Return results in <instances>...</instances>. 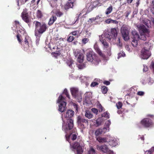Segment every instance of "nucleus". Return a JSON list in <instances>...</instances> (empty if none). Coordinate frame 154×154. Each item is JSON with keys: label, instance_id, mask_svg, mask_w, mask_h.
<instances>
[{"label": "nucleus", "instance_id": "b1692460", "mask_svg": "<svg viewBox=\"0 0 154 154\" xmlns=\"http://www.w3.org/2000/svg\"><path fill=\"white\" fill-rule=\"evenodd\" d=\"M96 140L100 143H106L107 142V139L106 137H96Z\"/></svg>", "mask_w": 154, "mask_h": 154}, {"label": "nucleus", "instance_id": "bb28decb", "mask_svg": "<svg viewBox=\"0 0 154 154\" xmlns=\"http://www.w3.org/2000/svg\"><path fill=\"white\" fill-rule=\"evenodd\" d=\"M131 33L133 35V38H135V39H139V35L138 34L137 31L135 30H132Z\"/></svg>", "mask_w": 154, "mask_h": 154}, {"label": "nucleus", "instance_id": "a18cd8bd", "mask_svg": "<svg viewBox=\"0 0 154 154\" xmlns=\"http://www.w3.org/2000/svg\"><path fill=\"white\" fill-rule=\"evenodd\" d=\"M63 93L69 99H70V96L69 94L68 90L66 89H65L63 91Z\"/></svg>", "mask_w": 154, "mask_h": 154}, {"label": "nucleus", "instance_id": "5fc2aeb1", "mask_svg": "<svg viewBox=\"0 0 154 154\" xmlns=\"http://www.w3.org/2000/svg\"><path fill=\"white\" fill-rule=\"evenodd\" d=\"M105 22L109 24L110 23H111L112 19H108L106 20L105 21Z\"/></svg>", "mask_w": 154, "mask_h": 154}, {"label": "nucleus", "instance_id": "4d7b16f0", "mask_svg": "<svg viewBox=\"0 0 154 154\" xmlns=\"http://www.w3.org/2000/svg\"><path fill=\"white\" fill-rule=\"evenodd\" d=\"M111 23H113L116 24L118 23V22L116 20H114L112 19Z\"/></svg>", "mask_w": 154, "mask_h": 154}, {"label": "nucleus", "instance_id": "4468645a", "mask_svg": "<svg viewBox=\"0 0 154 154\" xmlns=\"http://www.w3.org/2000/svg\"><path fill=\"white\" fill-rule=\"evenodd\" d=\"M97 148L98 150L101 151L103 153L107 152L109 150L107 146L106 145L101 146L97 145Z\"/></svg>", "mask_w": 154, "mask_h": 154}, {"label": "nucleus", "instance_id": "8fccbe9b", "mask_svg": "<svg viewBox=\"0 0 154 154\" xmlns=\"http://www.w3.org/2000/svg\"><path fill=\"white\" fill-rule=\"evenodd\" d=\"M17 38L18 41L19 42L20 44H21L22 43V40L20 39V35L19 34H18L17 35Z\"/></svg>", "mask_w": 154, "mask_h": 154}, {"label": "nucleus", "instance_id": "e2e57ef3", "mask_svg": "<svg viewBox=\"0 0 154 154\" xmlns=\"http://www.w3.org/2000/svg\"><path fill=\"white\" fill-rule=\"evenodd\" d=\"M133 0H127L126 2L128 4H131V3L133 1Z\"/></svg>", "mask_w": 154, "mask_h": 154}, {"label": "nucleus", "instance_id": "6e6d98bb", "mask_svg": "<svg viewBox=\"0 0 154 154\" xmlns=\"http://www.w3.org/2000/svg\"><path fill=\"white\" fill-rule=\"evenodd\" d=\"M148 70V68L146 66H144V68L143 69V72H146Z\"/></svg>", "mask_w": 154, "mask_h": 154}, {"label": "nucleus", "instance_id": "13d9d810", "mask_svg": "<svg viewBox=\"0 0 154 154\" xmlns=\"http://www.w3.org/2000/svg\"><path fill=\"white\" fill-rule=\"evenodd\" d=\"M147 116L148 117L153 118H154V115H151V114H148L147 115Z\"/></svg>", "mask_w": 154, "mask_h": 154}, {"label": "nucleus", "instance_id": "39448f33", "mask_svg": "<svg viewBox=\"0 0 154 154\" xmlns=\"http://www.w3.org/2000/svg\"><path fill=\"white\" fill-rule=\"evenodd\" d=\"M57 102L60 103L59 106L58 110L63 112L66 109V103L65 101V98L62 95H60L58 97Z\"/></svg>", "mask_w": 154, "mask_h": 154}, {"label": "nucleus", "instance_id": "052dcab7", "mask_svg": "<svg viewBox=\"0 0 154 154\" xmlns=\"http://www.w3.org/2000/svg\"><path fill=\"white\" fill-rule=\"evenodd\" d=\"M145 154H152V153L151 151H147L145 152Z\"/></svg>", "mask_w": 154, "mask_h": 154}, {"label": "nucleus", "instance_id": "5701e85b", "mask_svg": "<svg viewBox=\"0 0 154 154\" xmlns=\"http://www.w3.org/2000/svg\"><path fill=\"white\" fill-rule=\"evenodd\" d=\"M56 16L57 17H61L63 15V13L60 11L59 9H57L54 12Z\"/></svg>", "mask_w": 154, "mask_h": 154}, {"label": "nucleus", "instance_id": "0eeeda50", "mask_svg": "<svg viewBox=\"0 0 154 154\" xmlns=\"http://www.w3.org/2000/svg\"><path fill=\"white\" fill-rule=\"evenodd\" d=\"M121 32L124 40L125 41H128L129 38L128 27L126 25H123L121 28Z\"/></svg>", "mask_w": 154, "mask_h": 154}, {"label": "nucleus", "instance_id": "69168bd1", "mask_svg": "<svg viewBox=\"0 0 154 154\" xmlns=\"http://www.w3.org/2000/svg\"><path fill=\"white\" fill-rule=\"evenodd\" d=\"M151 152H152V154H154V147H152L151 149Z\"/></svg>", "mask_w": 154, "mask_h": 154}, {"label": "nucleus", "instance_id": "7ed1b4c3", "mask_svg": "<svg viewBox=\"0 0 154 154\" xmlns=\"http://www.w3.org/2000/svg\"><path fill=\"white\" fill-rule=\"evenodd\" d=\"M105 36V38H107L109 40H110L112 38V36L110 35L109 34H106ZM100 40L103 45L104 51L107 52V55L110 56L111 54V49L109 46V43L106 41L105 38L100 37Z\"/></svg>", "mask_w": 154, "mask_h": 154}, {"label": "nucleus", "instance_id": "37998d69", "mask_svg": "<svg viewBox=\"0 0 154 154\" xmlns=\"http://www.w3.org/2000/svg\"><path fill=\"white\" fill-rule=\"evenodd\" d=\"M98 108L99 109V111L100 112H102L104 109L100 104H99L98 105Z\"/></svg>", "mask_w": 154, "mask_h": 154}, {"label": "nucleus", "instance_id": "e433bc0d", "mask_svg": "<svg viewBox=\"0 0 154 154\" xmlns=\"http://www.w3.org/2000/svg\"><path fill=\"white\" fill-rule=\"evenodd\" d=\"M101 91L103 93L106 94L108 91L107 88L105 86H102L101 87Z\"/></svg>", "mask_w": 154, "mask_h": 154}, {"label": "nucleus", "instance_id": "c85d7f7f", "mask_svg": "<svg viewBox=\"0 0 154 154\" xmlns=\"http://www.w3.org/2000/svg\"><path fill=\"white\" fill-rule=\"evenodd\" d=\"M70 34L75 36V37L78 38L79 36L80 32L79 31L76 30L71 32Z\"/></svg>", "mask_w": 154, "mask_h": 154}, {"label": "nucleus", "instance_id": "aec40b11", "mask_svg": "<svg viewBox=\"0 0 154 154\" xmlns=\"http://www.w3.org/2000/svg\"><path fill=\"white\" fill-rule=\"evenodd\" d=\"M84 50L83 49L80 50L79 49H77L75 50L74 52V55L75 57L80 56L81 54H82L84 53Z\"/></svg>", "mask_w": 154, "mask_h": 154}, {"label": "nucleus", "instance_id": "9b49d317", "mask_svg": "<svg viewBox=\"0 0 154 154\" xmlns=\"http://www.w3.org/2000/svg\"><path fill=\"white\" fill-rule=\"evenodd\" d=\"M151 55V52L149 50L142 49L141 51L140 57L143 59H148Z\"/></svg>", "mask_w": 154, "mask_h": 154}, {"label": "nucleus", "instance_id": "603ef678", "mask_svg": "<svg viewBox=\"0 0 154 154\" xmlns=\"http://www.w3.org/2000/svg\"><path fill=\"white\" fill-rule=\"evenodd\" d=\"M144 94V92L142 91H139L137 93V95L139 96H143Z\"/></svg>", "mask_w": 154, "mask_h": 154}, {"label": "nucleus", "instance_id": "a19ab883", "mask_svg": "<svg viewBox=\"0 0 154 154\" xmlns=\"http://www.w3.org/2000/svg\"><path fill=\"white\" fill-rule=\"evenodd\" d=\"M102 117L109 119V114L106 111L102 115Z\"/></svg>", "mask_w": 154, "mask_h": 154}, {"label": "nucleus", "instance_id": "ea45409f", "mask_svg": "<svg viewBox=\"0 0 154 154\" xmlns=\"http://www.w3.org/2000/svg\"><path fill=\"white\" fill-rule=\"evenodd\" d=\"M122 103L121 102L119 101L116 104V106L117 107V109H120L122 106Z\"/></svg>", "mask_w": 154, "mask_h": 154}, {"label": "nucleus", "instance_id": "7c9ffc66", "mask_svg": "<svg viewBox=\"0 0 154 154\" xmlns=\"http://www.w3.org/2000/svg\"><path fill=\"white\" fill-rule=\"evenodd\" d=\"M146 37L147 36L146 34L141 33H140V35H139V39H140L143 40L145 41L146 40Z\"/></svg>", "mask_w": 154, "mask_h": 154}, {"label": "nucleus", "instance_id": "3c124183", "mask_svg": "<svg viewBox=\"0 0 154 154\" xmlns=\"http://www.w3.org/2000/svg\"><path fill=\"white\" fill-rule=\"evenodd\" d=\"M97 85H98V83L97 82H92L91 83V87H94Z\"/></svg>", "mask_w": 154, "mask_h": 154}, {"label": "nucleus", "instance_id": "f03ea898", "mask_svg": "<svg viewBox=\"0 0 154 154\" xmlns=\"http://www.w3.org/2000/svg\"><path fill=\"white\" fill-rule=\"evenodd\" d=\"M87 60L95 65H98L100 60L99 57L91 49H88L86 51Z\"/></svg>", "mask_w": 154, "mask_h": 154}, {"label": "nucleus", "instance_id": "864d4df0", "mask_svg": "<svg viewBox=\"0 0 154 154\" xmlns=\"http://www.w3.org/2000/svg\"><path fill=\"white\" fill-rule=\"evenodd\" d=\"M103 84L107 85H109L110 84V82L109 81H105L103 82Z\"/></svg>", "mask_w": 154, "mask_h": 154}, {"label": "nucleus", "instance_id": "72a5a7b5", "mask_svg": "<svg viewBox=\"0 0 154 154\" xmlns=\"http://www.w3.org/2000/svg\"><path fill=\"white\" fill-rule=\"evenodd\" d=\"M43 16V14L41 11L38 10L36 12V17L38 19L42 18Z\"/></svg>", "mask_w": 154, "mask_h": 154}, {"label": "nucleus", "instance_id": "79ce46f5", "mask_svg": "<svg viewBox=\"0 0 154 154\" xmlns=\"http://www.w3.org/2000/svg\"><path fill=\"white\" fill-rule=\"evenodd\" d=\"M72 105L74 107V109L75 110V112H78V105L74 103H72Z\"/></svg>", "mask_w": 154, "mask_h": 154}, {"label": "nucleus", "instance_id": "f257e3e1", "mask_svg": "<svg viewBox=\"0 0 154 154\" xmlns=\"http://www.w3.org/2000/svg\"><path fill=\"white\" fill-rule=\"evenodd\" d=\"M35 25V35L38 36V34H42L48 29V27L44 22H40L37 21H34L33 23Z\"/></svg>", "mask_w": 154, "mask_h": 154}, {"label": "nucleus", "instance_id": "dca6fc26", "mask_svg": "<svg viewBox=\"0 0 154 154\" xmlns=\"http://www.w3.org/2000/svg\"><path fill=\"white\" fill-rule=\"evenodd\" d=\"M94 47L96 52L98 55L103 58L105 57V55L102 53V51L99 48L97 43L94 44Z\"/></svg>", "mask_w": 154, "mask_h": 154}, {"label": "nucleus", "instance_id": "4c0bfd02", "mask_svg": "<svg viewBox=\"0 0 154 154\" xmlns=\"http://www.w3.org/2000/svg\"><path fill=\"white\" fill-rule=\"evenodd\" d=\"M48 47L49 48H50V50H55L57 48V47L56 46H54L53 44L51 45L50 43H49L48 44Z\"/></svg>", "mask_w": 154, "mask_h": 154}, {"label": "nucleus", "instance_id": "412c9836", "mask_svg": "<svg viewBox=\"0 0 154 154\" xmlns=\"http://www.w3.org/2000/svg\"><path fill=\"white\" fill-rule=\"evenodd\" d=\"M57 17L55 15H52L51 17L49 20L48 23V24L49 25H52L57 20Z\"/></svg>", "mask_w": 154, "mask_h": 154}, {"label": "nucleus", "instance_id": "1a4fd4ad", "mask_svg": "<svg viewBox=\"0 0 154 154\" xmlns=\"http://www.w3.org/2000/svg\"><path fill=\"white\" fill-rule=\"evenodd\" d=\"M140 124L143 128H147L152 127L153 123L151 119L148 118H145L141 121Z\"/></svg>", "mask_w": 154, "mask_h": 154}, {"label": "nucleus", "instance_id": "c756f323", "mask_svg": "<svg viewBox=\"0 0 154 154\" xmlns=\"http://www.w3.org/2000/svg\"><path fill=\"white\" fill-rule=\"evenodd\" d=\"M111 33L114 37H116L117 35V30L115 28H112L111 29Z\"/></svg>", "mask_w": 154, "mask_h": 154}, {"label": "nucleus", "instance_id": "9d476101", "mask_svg": "<svg viewBox=\"0 0 154 154\" xmlns=\"http://www.w3.org/2000/svg\"><path fill=\"white\" fill-rule=\"evenodd\" d=\"M88 120L84 118L79 116L77 117V123L78 125L82 128H85L88 124Z\"/></svg>", "mask_w": 154, "mask_h": 154}, {"label": "nucleus", "instance_id": "de8ad7c7", "mask_svg": "<svg viewBox=\"0 0 154 154\" xmlns=\"http://www.w3.org/2000/svg\"><path fill=\"white\" fill-rule=\"evenodd\" d=\"M97 19V18L96 17L92 18H90L88 20V22H90L91 23H92L93 21H95Z\"/></svg>", "mask_w": 154, "mask_h": 154}, {"label": "nucleus", "instance_id": "49530a36", "mask_svg": "<svg viewBox=\"0 0 154 154\" xmlns=\"http://www.w3.org/2000/svg\"><path fill=\"white\" fill-rule=\"evenodd\" d=\"M91 111L96 115H97L98 113V110L97 109L95 108H93L91 109Z\"/></svg>", "mask_w": 154, "mask_h": 154}, {"label": "nucleus", "instance_id": "a211bd4d", "mask_svg": "<svg viewBox=\"0 0 154 154\" xmlns=\"http://www.w3.org/2000/svg\"><path fill=\"white\" fill-rule=\"evenodd\" d=\"M68 127L69 130L72 129L74 126L73 121L71 119H68L67 120Z\"/></svg>", "mask_w": 154, "mask_h": 154}, {"label": "nucleus", "instance_id": "6ab92c4d", "mask_svg": "<svg viewBox=\"0 0 154 154\" xmlns=\"http://www.w3.org/2000/svg\"><path fill=\"white\" fill-rule=\"evenodd\" d=\"M74 112L73 111L68 110H67L66 114L65 115V118H70L72 117L74 115Z\"/></svg>", "mask_w": 154, "mask_h": 154}, {"label": "nucleus", "instance_id": "2eb2a0df", "mask_svg": "<svg viewBox=\"0 0 154 154\" xmlns=\"http://www.w3.org/2000/svg\"><path fill=\"white\" fill-rule=\"evenodd\" d=\"M74 1L69 0L64 6V8L67 11L69 9L72 8L74 6Z\"/></svg>", "mask_w": 154, "mask_h": 154}, {"label": "nucleus", "instance_id": "c9c22d12", "mask_svg": "<svg viewBox=\"0 0 154 154\" xmlns=\"http://www.w3.org/2000/svg\"><path fill=\"white\" fill-rule=\"evenodd\" d=\"M112 6H111L106 9L105 12L106 14L107 15L109 14L112 12Z\"/></svg>", "mask_w": 154, "mask_h": 154}, {"label": "nucleus", "instance_id": "f704fd0d", "mask_svg": "<svg viewBox=\"0 0 154 154\" xmlns=\"http://www.w3.org/2000/svg\"><path fill=\"white\" fill-rule=\"evenodd\" d=\"M74 61L72 59H69L67 60L66 62L67 64L70 68L72 67V64H73Z\"/></svg>", "mask_w": 154, "mask_h": 154}, {"label": "nucleus", "instance_id": "423d86ee", "mask_svg": "<svg viewBox=\"0 0 154 154\" xmlns=\"http://www.w3.org/2000/svg\"><path fill=\"white\" fill-rule=\"evenodd\" d=\"M111 123L110 120H108L105 123V125L107 126V127H104L103 128H99L97 129L95 132L94 134L96 136V137H98L100 135L104 134L107 131V130H109V126Z\"/></svg>", "mask_w": 154, "mask_h": 154}, {"label": "nucleus", "instance_id": "ddd939ff", "mask_svg": "<svg viewBox=\"0 0 154 154\" xmlns=\"http://www.w3.org/2000/svg\"><path fill=\"white\" fill-rule=\"evenodd\" d=\"M139 31L140 33L146 34L147 37L149 36V31L143 25H140L139 27Z\"/></svg>", "mask_w": 154, "mask_h": 154}, {"label": "nucleus", "instance_id": "0e129e2a", "mask_svg": "<svg viewBox=\"0 0 154 154\" xmlns=\"http://www.w3.org/2000/svg\"><path fill=\"white\" fill-rule=\"evenodd\" d=\"M117 113H118V114H122V109H120V110H119L118 111H117Z\"/></svg>", "mask_w": 154, "mask_h": 154}, {"label": "nucleus", "instance_id": "4be33fe9", "mask_svg": "<svg viewBox=\"0 0 154 154\" xmlns=\"http://www.w3.org/2000/svg\"><path fill=\"white\" fill-rule=\"evenodd\" d=\"M116 139L112 138L108 142L109 144L112 147L115 146L117 144Z\"/></svg>", "mask_w": 154, "mask_h": 154}, {"label": "nucleus", "instance_id": "473e14b6", "mask_svg": "<svg viewBox=\"0 0 154 154\" xmlns=\"http://www.w3.org/2000/svg\"><path fill=\"white\" fill-rule=\"evenodd\" d=\"M133 39L132 41V45L134 47H136L138 44L137 41L139 39H135V38H133Z\"/></svg>", "mask_w": 154, "mask_h": 154}, {"label": "nucleus", "instance_id": "20e7f679", "mask_svg": "<svg viewBox=\"0 0 154 154\" xmlns=\"http://www.w3.org/2000/svg\"><path fill=\"white\" fill-rule=\"evenodd\" d=\"M70 91L72 96L76 99L78 102H81L82 99V93L79 91L78 89L72 88H71Z\"/></svg>", "mask_w": 154, "mask_h": 154}, {"label": "nucleus", "instance_id": "2f4dec72", "mask_svg": "<svg viewBox=\"0 0 154 154\" xmlns=\"http://www.w3.org/2000/svg\"><path fill=\"white\" fill-rule=\"evenodd\" d=\"M84 57L83 54H81L80 56H79L77 57V61L79 63H82L83 61Z\"/></svg>", "mask_w": 154, "mask_h": 154}, {"label": "nucleus", "instance_id": "f3484780", "mask_svg": "<svg viewBox=\"0 0 154 154\" xmlns=\"http://www.w3.org/2000/svg\"><path fill=\"white\" fill-rule=\"evenodd\" d=\"M94 47L96 52L98 55L103 58L105 57V55L102 53V51L99 48L97 43L94 44Z\"/></svg>", "mask_w": 154, "mask_h": 154}, {"label": "nucleus", "instance_id": "bf43d9fd", "mask_svg": "<svg viewBox=\"0 0 154 154\" xmlns=\"http://www.w3.org/2000/svg\"><path fill=\"white\" fill-rule=\"evenodd\" d=\"M14 23H15V25L17 26L18 25H19L20 23H19V22L18 21H17V20H15L14 21Z\"/></svg>", "mask_w": 154, "mask_h": 154}, {"label": "nucleus", "instance_id": "393cba45", "mask_svg": "<svg viewBox=\"0 0 154 154\" xmlns=\"http://www.w3.org/2000/svg\"><path fill=\"white\" fill-rule=\"evenodd\" d=\"M85 116L86 118L90 119L92 118L93 117V115L88 110L85 111Z\"/></svg>", "mask_w": 154, "mask_h": 154}, {"label": "nucleus", "instance_id": "680f3d73", "mask_svg": "<svg viewBox=\"0 0 154 154\" xmlns=\"http://www.w3.org/2000/svg\"><path fill=\"white\" fill-rule=\"evenodd\" d=\"M96 124L97 126H99L101 124V122L100 121L97 120L96 122Z\"/></svg>", "mask_w": 154, "mask_h": 154}, {"label": "nucleus", "instance_id": "6e6552de", "mask_svg": "<svg viewBox=\"0 0 154 154\" xmlns=\"http://www.w3.org/2000/svg\"><path fill=\"white\" fill-rule=\"evenodd\" d=\"M21 17H22V20L27 23L30 27L32 20L29 17L28 13L26 9L25 8L23 10V11L21 14Z\"/></svg>", "mask_w": 154, "mask_h": 154}, {"label": "nucleus", "instance_id": "09e8293b", "mask_svg": "<svg viewBox=\"0 0 154 154\" xmlns=\"http://www.w3.org/2000/svg\"><path fill=\"white\" fill-rule=\"evenodd\" d=\"M77 138V135L75 134H72L71 136V139L72 140H74Z\"/></svg>", "mask_w": 154, "mask_h": 154}, {"label": "nucleus", "instance_id": "c03bdc74", "mask_svg": "<svg viewBox=\"0 0 154 154\" xmlns=\"http://www.w3.org/2000/svg\"><path fill=\"white\" fill-rule=\"evenodd\" d=\"M74 38H75L73 36L70 35L68 38L67 41L68 42H72Z\"/></svg>", "mask_w": 154, "mask_h": 154}, {"label": "nucleus", "instance_id": "f8f14e48", "mask_svg": "<svg viewBox=\"0 0 154 154\" xmlns=\"http://www.w3.org/2000/svg\"><path fill=\"white\" fill-rule=\"evenodd\" d=\"M72 146L73 149H76V154H82L83 149L79 143L75 142L72 144Z\"/></svg>", "mask_w": 154, "mask_h": 154}, {"label": "nucleus", "instance_id": "cd10ccee", "mask_svg": "<svg viewBox=\"0 0 154 154\" xmlns=\"http://www.w3.org/2000/svg\"><path fill=\"white\" fill-rule=\"evenodd\" d=\"M151 46V44L150 43L145 42L144 44V47L142 49H145L146 50L149 51Z\"/></svg>", "mask_w": 154, "mask_h": 154}, {"label": "nucleus", "instance_id": "a878e982", "mask_svg": "<svg viewBox=\"0 0 154 154\" xmlns=\"http://www.w3.org/2000/svg\"><path fill=\"white\" fill-rule=\"evenodd\" d=\"M29 37L28 36H26L25 37L24 40V44L23 45L24 47H29Z\"/></svg>", "mask_w": 154, "mask_h": 154}, {"label": "nucleus", "instance_id": "338daca9", "mask_svg": "<svg viewBox=\"0 0 154 154\" xmlns=\"http://www.w3.org/2000/svg\"><path fill=\"white\" fill-rule=\"evenodd\" d=\"M152 66L153 68V72L154 73V63H153L152 64Z\"/></svg>", "mask_w": 154, "mask_h": 154}, {"label": "nucleus", "instance_id": "58836bf2", "mask_svg": "<svg viewBox=\"0 0 154 154\" xmlns=\"http://www.w3.org/2000/svg\"><path fill=\"white\" fill-rule=\"evenodd\" d=\"M89 40L88 38H83L82 40V44H85L89 41Z\"/></svg>", "mask_w": 154, "mask_h": 154}, {"label": "nucleus", "instance_id": "774afa93", "mask_svg": "<svg viewBox=\"0 0 154 154\" xmlns=\"http://www.w3.org/2000/svg\"><path fill=\"white\" fill-rule=\"evenodd\" d=\"M107 154H113V152L111 151H109L108 152Z\"/></svg>", "mask_w": 154, "mask_h": 154}]
</instances>
